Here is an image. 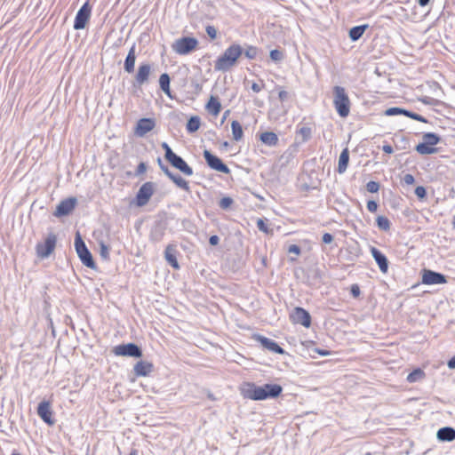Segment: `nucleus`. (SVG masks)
Masks as SVG:
<instances>
[{"instance_id": "27", "label": "nucleus", "mask_w": 455, "mask_h": 455, "mask_svg": "<svg viewBox=\"0 0 455 455\" xmlns=\"http://www.w3.org/2000/svg\"><path fill=\"white\" fill-rule=\"evenodd\" d=\"M171 78L167 73H164L159 77V86L161 90L171 99H172L170 90Z\"/></svg>"}, {"instance_id": "54", "label": "nucleus", "mask_w": 455, "mask_h": 455, "mask_svg": "<svg viewBox=\"0 0 455 455\" xmlns=\"http://www.w3.org/2000/svg\"><path fill=\"white\" fill-rule=\"evenodd\" d=\"M300 251H301L300 247L298 246L297 244H291L288 248V252H290V253H294L296 255H299L300 253Z\"/></svg>"}, {"instance_id": "24", "label": "nucleus", "mask_w": 455, "mask_h": 455, "mask_svg": "<svg viewBox=\"0 0 455 455\" xmlns=\"http://www.w3.org/2000/svg\"><path fill=\"white\" fill-rule=\"evenodd\" d=\"M205 108L210 114L218 116L221 109V104L217 97L211 96Z\"/></svg>"}, {"instance_id": "58", "label": "nucleus", "mask_w": 455, "mask_h": 455, "mask_svg": "<svg viewBox=\"0 0 455 455\" xmlns=\"http://www.w3.org/2000/svg\"><path fill=\"white\" fill-rule=\"evenodd\" d=\"M382 150L387 154H392L394 152L393 147L388 144L384 145Z\"/></svg>"}, {"instance_id": "40", "label": "nucleus", "mask_w": 455, "mask_h": 455, "mask_svg": "<svg viewBox=\"0 0 455 455\" xmlns=\"http://www.w3.org/2000/svg\"><path fill=\"white\" fill-rule=\"evenodd\" d=\"M269 56H270V59L275 62L281 61L284 58L283 52L277 49H274V50L270 51Z\"/></svg>"}, {"instance_id": "1", "label": "nucleus", "mask_w": 455, "mask_h": 455, "mask_svg": "<svg viewBox=\"0 0 455 455\" xmlns=\"http://www.w3.org/2000/svg\"><path fill=\"white\" fill-rule=\"evenodd\" d=\"M283 387L278 384H265L257 386L255 383H246L242 388V395L244 398L260 401L269 398H276L281 395Z\"/></svg>"}, {"instance_id": "20", "label": "nucleus", "mask_w": 455, "mask_h": 455, "mask_svg": "<svg viewBox=\"0 0 455 455\" xmlns=\"http://www.w3.org/2000/svg\"><path fill=\"white\" fill-rule=\"evenodd\" d=\"M177 248L174 244H168L164 250V259L174 269L180 268V264L177 260Z\"/></svg>"}, {"instance_id": "12", "label": "nucleus", "mask_w": 455, "mask_h": 455, "mask_svg": "<svg viewBox=\"0 0 455 455\" xmlns=\"http://www.w3.org/2000/svg\"><path fill=\"white\" fill-rule=\"evenodd\" d=\"M168 156H170L167 161L172 164V167L178 169L180 172H181L183 174L187 176L193 175V169L187 164V162L177 154L171 155L168 153Z\"/></svg>"}, {"instance_id": "31", "label": "nucleus", "mask_w": 455, "mask_h": 455, "mask_svg": "<svg viewBox=\"0 0 455 455\" xmlns=\"http://www.w3.org/2000/svg\"><path fill=\"white\" fill-rule=\"evenodd\" d=\"M201 119L197 116H191L187 123V131L189 133L196 132L200 128Z\"/></svg>"}, {"instance_id": "36", "label": "nucleus", "mask_w": 455, "mask_h": 455, "mask_svg": "<svg viewBox=\"0 0 455 455\" xmlns=\"http://www.w3.org/2000/svg\"><path fill=\"white\" fill-rule=\"evenodd\" d=\"M164 235V228L157 227L151 231L150 239L154 242H159L162 240Z\"/></svg>"}, {"instance_id": "33", "label": "nucleus", "mask_w": 455, "mask_h": 455, "mask_svg": "<svg viewBox=\"0 0 455 455\" xmlns=\"http://www.w3.org/2000/svg\"><path fill=\"white\" fill-rule=\"evenodd\" d=\"M424 377L425 372L421 369L418 368L413 370L411 373H409L406 379L410 383H414L419 380H421L422 379H424Z\"/></svg>"}, {"instance_id": "6", "label": "nucleus", "mask_w": 455, "mask_h": 455, "mask_svg": "<svg viewBox=\"0 0 455 455\" xmlns=\"http://www.w3.org/2000/svg\"><path fill=\"white\" fill-rule=\"evenodd\" d=\"M57 242V236L53 233H50L44 243H39L36 246V254L41 259L48 258L54 251Z\"/></svg>"}, {"instance_id": "5", "label": "nucleus", "mask_w": 455, "mask_h": 455, "mask_svg": "<svg viewBox=\"0 0 455 455\" xmlns=\"http://www.w3.org/2000/svg\"><path fill=\"white\" fill-rule=\"evenodd\" d=\"M198 40L195 37L183 36L172 44V50L180 55H187L196 49Z\"/></svg>"}, {"instance_id": "57", "label": "nucleus", "mask_w": 455, "mask_h": 455, "mask_svg": "<svg viewBox=\"0 0 455 455\" xmlns=\"http://www.w3.org/2000/svg\"><path fill=\"white\" fill-rule=\"evenodd\" d=\"M264 87V84H259L257 83H253L251 84V90L254 92H259Z\"/></svg>"}, {"instance_id": "51", "label": "nucleus", "mask_w": 455, "mask_h": 455, "mask_svg": "<svg viewBox=\"0 0 455 455\" xmlns=\"http://www.w3.org/2000/svg\"><path fill=\"white\" fill-rule=\"evenodd\" d=\"M350 291H351V294H352V296L354 298H357L360 295V293H361L359 285L358 284H353L351 286Z\"/></svg>"}, {"instance_id": "4", "label": "nucleus", "mask_w": 455, "mask_h": 455, "mask_svg": "<svg viewBox=\"0 0 455 455\" xmlns=\"http://www.w3.org/2000/svg\"><path fill=\"white\" fill-rule=\"evenodd\" d=\"M75 248L82 263L87 267L95 269L96 264L93 260L92 255L78 232L75 237Z\"/></svg>"}, {"instance_id": "23", "label": "nucleus", "mask_w": 455, "mask_h": 455, "mask_svg": "<svg viewBox=\"0 0 455 455\" xmlns=\"http://www.w3.org/2000/svg\"><path fill=\"white\" fill-rule=\"evenodd\" d=\"M136 61L135 45H132L128 52L125 58L124 69L125 72L131 74L134 71V66Z\"/></svg>"}, {"instance_id": "30", "label": "nucleus", "mask_w": 455, "mask_h": 455, "mask_svg": "<svg viewBox=\"0 0 455 455\" xmlns=\"http://www.w3.org/2000/svg\"><path fill=\"white\" fill-rule=\"evenodd\" d=\"M231 130H232V135L233 140L235 141H239L242 140L243 132L241 124L236 121L233 120L231 123Z\"/></svg>"}, {"instance_id": "10", "label": "nucleus", "mask_w": 455, "mask_h": 455, "mask_svg": "<svg viewBox=\"0 0 455 455\" xmlns=\"http://www.w3.org/2000/svg\"><path fill=\"white\" fill-rule=\"evenodd\" d=\"M92 7L88 2L83 4V6L78 10L75 21H74V28L76 30L84 29L89 21L91 17Z\"/></svg>"}, {"instance_id": "17", "label": "nucleus", "mask_w": 455, "mask_h": 455, "mask_svg": "<svg viewBox=\"0 0 455 455\" xmlns=\"http://www.w3.org/2000/svg\"><path fill=\"white\" fill-rule=\"evenodd\" d=\"M37 414L49 426H52L55 423V420L52 419V411L49 401L44 400L38 404Z\"/></svg>"}, {"instance_id": "11", "label": "nucleus", "mask_w": 455, "mask_h": 455, "mask_svg": "<svg viewBox=\"0 0 455 455\" xmlns=\"http://www.w3.org/2000/svg\"><path fill=\"white\" fill-rule=\"evenodd\" d=\"M290 318L293 323H299L308 328L311 324V315L304 308L297 307L290 315Z\"/></svg>"}, {"instance_id": "39", "label": "nucleus", "mask_w": 455, "mask_h": 455, "mask_svg": "<svg viewBox=\"0 0 455 455\" xmlns=\"http://www.w3.org/2000/svg\"><path fill=\"white\" fill-rule=\"evenodd\" d=\"M298 133L301 135L302 141L306 142L311 138L312 131L311 128L303 126L299 130Z\"/></svg>"}, {"instance_id": "55", "label": "nucleus", "mask_w": 455, "mask_h": 455, "mask_svg": "<svg viewBox=\"0 0 455 455\" xmlns=\"http://www.w3.org/2000/svg\"><path fill=\"white\" fill-rule=\"evenodd\" d=\"M322 240L324 243H331L333 241V235L330 233H324Z\"/></svg>"}, {"instance_id": "47", "label": "nucleus", "mask_w": 455, "mask_h": 455, "mask_svg": "<svg viewBox=\"0 0 455 455\" xmlns=\"http://www.w3.org/2000/svg\"><path fill=\"white\" fill-rule=\"evenodd\" d=\"M257 228H259V230L266 233V234H268L269 233V229L267 228V225L265 223V221L262 220V219H259L257 220Z\"/></svg>"}, {"instance_id": "19", "label": "nucleus", "mask_w": 455, "mask_h": 455, "mask_svg": "<svg viewBox=\"0 0 455 455\" xmlns=\"http://www.w3.org/2000/svg\"><path fill=\"white\" fill-rule=\"evenodd\" d=\"M153 363L147 361H139L133 367V371L138 377H147L153 371Z\"/></svg>"}, {"instance_id": "15", "label": "nucleus", "mask_w": 455, "mask_h": 455, "mask_svg": "<svg viewBox=\"0 0 455 455\" xmlns=\"http://www.w3.org/2000/svg\"><path fill=\"white\" fill-rule=\"evenodd\" d=\"M151 65L148 63H143L139 66L137 74L134 77V81L132 83L133 87H140L144 84L148 83L150 73H151Z\"/></svg>"}, {"instance_id": "60", "label": "nucleus", "mask_w": 455, "mask_h": 455, "mask_svg": "<svg viewBox=\"0 0 455 455\" xmlns=\"http://www.w3.org/2000/svg\"><path fill=\"white\" fill-rule=\"evenodd\" d=\"M447 365L450 369H455V355L448 361Z\"/></svg>"}, {"instance_id": "8", "label": "nucleus", "mask_w": 455, "mask_h": 455, "mask_svg": "<svg viewBox=\"0 0 455 455\" xmlns=\"http://www.w3.org/2000/svg\"><path fill=\"white\" fill-rule=\"evenodd\" d=\"M113 353L119 356L140 358L142 356L141 348L135 343L121 344L114 347Z\"/></svg>"}, {"instance_id": "13", "label": "nucleus", "mask_w": 455, "mask_h": 455, "mask_svg": "<svg viewBox=\"0 0 455 455\" xmlns=\"http://www.w3.org/2000/svg\"><path fill=\"white\" fill-rule=\"evenodd\" d=\"M77 200L76 197H68L62 200L56 207L53 213L55 217H63L70 214L76 205Z\"/></svg>"}, {"instance_id": "2", "label": "nucleus", "mask_w": 455, "mask_h": 455, "mask_svg": "<svg viewBox=\"0 0 455 455\" xmlns=\"http://www.w3.org/2000/svg\"><path fill=\"white\" fill-rule=\"evenodd\" d=\"M243 52V47L238 44H232L214 61L216 71L227 72L236 65L238 59Z\"/></svg>"}, {"instance_id": "41", "label": "nucleus", "mask_w": 455, "mask_h": 455, "mask_svg": "<svg viewBox=\"0 0 455 455\" xmlns=\"http://www.w3.org/2000/svg\"><path fill=\"white\" fill-rule=\"evenodd\" d=\"M100 255L105 260L109 259V247L103 243H100Z\"/></svg>"}, {"instance_id": "22", "label": "nucleus", "mask_w": 455, "mask_h": 455, "mask_svg": "<svg viewBox=\"0 0 455 455\" xmlns=\"http://www.w3.org/2000/svg\"><path fill=\"white\" fill-rule=\"evenodd\" d=\"M436 436L441 442H451L455 440V429L451 427H443L437 431Z\"/></svg>"}, {"instance_id": "42", "label": "nucleus", "mask_w": 455, "mask_h": 455, "mask_svg": "<svg viewBox=\"0 0 455 455\" xmlns=\"http://www.w3.org/2000/svg\"><path fill=\"white\" fill-rule=\"evenodd\" d=\"M405 116H408V117H410L413 120L419 121V122L427 123V120L424 116H422L417 113L409 111V110L406 111Z\"/></svg>"}, {"instance_id": "9", "label": "nucleus", "mask_w": 455, "mask_h": 455, "mask_svg": "<svg viewBox=\"0 0 455 455\" xmlns=\"http://www.w3.org/2000/svg\"><path fill=\"white\" fill-rule=\"evenodd\" d=\"M204 157L205 159L207 165L211 169L225 174H228L230 172V170L228 167V165L225 164L220 157L214 156L209 150L204 151Z\"/></svg>"}, {"instance_id": "3", "label": "nucleus", "mask_w": 455, "mask_h": 455, "mask_svg": "<svg viewBox=\"0 0 455 455\" xmlns=\"http://www.w3.org/2000/svg\"><path fill=\"white\" fill-rule=\"evenodd\" d=\"M333 105L340 117H347L350 112V100L345 88L336 85L333 87Z\"/></svg>"}, {"instance_id": "61", "label": "nucleus", "mask_w": 455, "mask_h": 455, "mask_svg": "<svg viewBox=\"0 0 455 455\" xmlns=\"http://www.w3.org/2000/svg\"><path fill=\"white\" fill-rule=\"evenodd\" d=\"M430 0H418V3L420 6H426L429 4Z\"/></svg>"}, {"instance_id": "38", "label": "nucleus", "mask_w": 455, "mask_h": 455, "mask_svg": "<svg viewBox=\"0 0 455 455\" xmlns=\"http://www.w3.org/2000/svg\"><path fill=\"white\" fill-rule=\"evenodd\" d=\"M245 57L249 60H254L258 53V49L255 46L249 45L246 47V49L243 51Z\"/></svg>"}, {"instance_id": "63", "label": "nucleus", "mask_w": 455, "mask_h": 455, "mask_svg": "<svg viewBox=\"0 0 455 455\" xmlns=\"http://www.w3.org/2000/svg\"><path fill=\"white\" fill-rule=\"evenodd\" d=\"M318 353L322 355H329V351H326V350H318Z\"/></svg>"}, {"instance_id": "49", "label": "nucleus", "mask_w": 455, "mask_h": 455, "mask_svg": "<svg viewBox=\"0 0 455 455\" xmlns=\"http://www.w3.org/2000/svg\"><path fill=\"white\" fill-rule=\"evenodd\" d=\"M367 209L371 212H375L378 209V204L377 202L373 200H370L367 202Z\"/></svg>"}, {"instance_id": "16", "label": "nucleus", "mask_w": 455, "mask_h": 455, "mask_svg": "<svg viewBox=\"0 0 455 455\" xmlns=\"http://www.w3.org/2000/svg\"><path fill=\"white\" fill-rule=\"evenodd\" d=\"M156 127V120L154 118H140L135 126L134 133L138 137H144L148 132Z\"/></svg>"}, {"instance_id": "26", "label": "nucleus", "mask_w": 455, "mask_h": 455, "mask_svg": "<svg viewBox=\"0 0 455 455\" xmlns=\"http://www.w3.org/2000/svg\"><path fill=\"white\" fill-rule=\"evenodd\" d=\"M260 140L267 146L274 147L278 143V137L273 132H265L260 134Z\"/></svg>"}, {"instance_id": "48", "label": "nucleus", "mask_w": 455, "mask_h": 455, "mask_svg": "<svg viewBox=\"0 0 455 455\" xmlns=\"http://www.w3.org/2000/svg\"><path fill=\"white\" fill-rule=\"evenodd\" d=\"M415 195L419 198V199H424L427 196V191H426V188L422 186H419L415 188Z\"/></svg>"}, {"instance_id": "37", "label": "nucleus", "mask_w": 455, "mask_h": 455, "mask_svg": "<svg viewBox=\"0 0 455 455\" xmlns=\"http://www.w3.org/2000/svg\"><path fill=\"white\" fill-rule=\"evenodd\" d=\"M406 111H407V109L397 108V107H393V108H387L385 111V115L386 116H396V115H403V116H405L406 115Z\"/></svg>"}, {"instance_id": "35", "label": "nucleus", "mask_w": 455, "mask_h": 455, "mask_svg": "<svg viewBox=\"0 0 455 455\" xmlns=\"http://www.w3.org/2000/svg\"><path fill=\"white\" fill-rule=\"evenodd\" d=\"M440 137L434 132H427L423 135V141L427 144L433 146H435L440 141Z\"/></svg>"}, {"instance_id": "14", "label": "nucleus", "mask_w": 455, "mask_h": 455, "mask_svg": "<svg viewBox=\"0 0 455 455\" xmlns=\"http://www.w3.org/2000/svg\"><path fill=\"white\" fill-rule=\"evenodd\" d=\"M446 282V276L441 273L430 269H424L422 271V283L424 284H442L445 283Z\"/></svg>"}, {"instance_id": "56", "label": "nucleus", "mask_w": 455, "mask_h": 455, "mask_svg": "<svg viewBox=\"0 0 455 455\" xmlns=\"http://www.w3.org/2000/svg\"><path fill=\"white\" fill-rule=\"evenodd\" d=\"M219 242H220V238L216 235H213L210 236V238H209V243L211 245L215 246L219 243Z\"/></svg>"}, {"instance_id": "32", "label": "nucleus", "mask_w": 455, "mask_h": 455, "mask_svg": "<svg viewBox=\"0 0 455 455\" xmlns=\"http://www.w3.org/2000/svg\"><path fill=\"white\" fill-rule=\"evenodd\" d=\"M416 151L420 155H432L437 152V148L423 141L416 146Z\"/></svg>"}, {"instance_id": "44", "label": "nucleus", "mask_w": 455, "mask_h": 455, "mask_svg": "<svg viewBox=\"0 0 455 455\" xmlns=\"http://www.w3.org/2000/svg\"><path fill=\"white\" fill-rule=\"evenodd\" d=\"M232 204L233 199L231 197L227 196L220 199L219 205L221 209H228V207H230Z\"/></svg>"}, {"instance_id": "21", "label": "nucleus", "mask_w": 455, "mask_h": 455, "mask_svg": "<svg viewBox=\"0 0 455 455\" xmlns=\"http://www.w3.org/2000/svg\"><path fill=\"white\" fill-rule=\"evenodd\" d=\"M371 253L382 273H387L388 269V260L387 257L377 248L371 247Z\"/></svg>"}, {"instance_id": "46", "label": "nucleus", "mask_w": 455, "mask_h": 455, "mask_svg": "<svg viewBox=\"0 0 455 455\" xmlns=\"http://www.w3.org/2000/svg\"><path fill=\"white\" fill-rule=\"evenodd\" d=\"M207 35L211 39H215L217 37V29L215 27L212 25H208L205 28Z\"/></svg>"}, {"instance_id": "52", "label": "nucleus", "mask_w": 455, "mask_h": 455, "mask_svg": "<svg viewBox=\"0 0 455 455\" xmlns=\"http://www.w3.org/2000/svg\"><path fill=\"white\" fill-rule=\"evenodd\" d=\"M147 171V165L145 163L141 162L139 164V165L137 166V170H136V175L139 176V175H141L143 174L145 172Z\"/></svg>"}, {"instance_id": "50", "label": "nucleus", "mask_w": 455, "mask_h": 455, "mask_svg": "<svg viewBox=\"0 0 455 455\" xmlns=\"http://www.w3.org/2000/svg\"><path fill=\"white\" fill-rule=\"evenodd\" d=\"M162 148L164 149V157L166 160L170 157L168 156V153H170L171 155L174 154L172 149L169 147V145L166 142L162 143Z\"/></svg>"}, {"instance_id": "59", "label": "nucleus", "mask_w": 455, "mask_h": 455, "mask_svg": "<svg viewBox=\"0 0 455 455\" xmlns=\"http://www.w3.org/2000/svg\"><path fill=\"white\" fill-rule=\"evenodd\" d=\"M280 100L283 101L288 98V92L286 91H280L278 93Z\"/></svg>"}, {"instance_id": "45", "label": "nucleus", "mask_w": 455, "mask_h": 455, "mask_svg": "<svg viewBox=\"0 0 455 455\" xmlns=\"http://www.w3.org/2000/svg\"><path fill=\"white\" fill-rule=\"evenodd\" d=\"M157 164H158V165H159V167H160L161 171H162V172H164V173L168 178H169V177H171V175H172L173 172H172L170 171V169L168 168V166H167V165H165V164L162 162V160H161V158H160V157L157 159Z\"/></svg>"}, {"instance_id": "7", "label": "nucleus", "mask_w": 455, "mask_h": 455, "mask_svg": "<svg viewBox=\"0 0 455 455\" xmlns=\"http://www.w3.org/2000/svg\"><path fill=\"white\" fill-rule=\"evenodd\" d=\"M156 184L152 181L145 182L139 189L136 197L135 204L139 207L145 206L150 200L154 194Z\"/></svg>"}, {"instance_id": "18", "label": "nucleus", "mask_w": 455, "mask_h": 455, "mask_svg": "<svg viewBox=\"0 0 455 455\" xmlns=\"http://www.w3.org/2000/svg\"><path fill=\"white\" fill-rule=\"evenodd\" d=\"M257 340L262 345V347L275 354L283 355L285 351L282 348L275 340L267 337L258 335Z\"/></svg>"}, {"instance_id": "53", "label": "nucleus", "mask_w": 455, "mask_h": 455, "mask_svg": "<svg viewBox=\"0 0 455 455\" xmlns=\"http://www.w3.org/2000/svg\"><path fill=\"white\" fill-rule=\"evenodd\" d=\"M403 180L407 185H411L415 182V179L413 175L407 173L403 176Z\"/></svg>"}, {"instance_id": "64", "label": "nucleus", "mask_w": 455, "mask_h": 455, "mask_svg": "<svg viewBox=\"0 0 455 455\" xmlns=\"http://www.w3.org/2000/svg\"><path fill=\"white\" fill-rule=\"evenodd\" d=\"M129 455H138L137 450H132Z\"/></svg>"}, {"instance_id": "43", "label": "nucleus", "mask_w": 455, "mask_h": 455, "mask_svg": "<svg viewBox=\"0 0 455 455\" xmlns=\"http://www.w3.org/2000/svg\"><path fill=\"white\" fill-rule=\"evenodd\" d=\"M366 189L370 193H377L379 189V184L376 181L371 180L366 184Z\"/></svg>"}, {"instance_id": "28", "label": "nucleus", "mask_w": 455, "mask_h": 455, "mask_svg": "<svg viewBox=\"0 0 455 455\" xmlns=\"http://www.w3.org/2000/svg\"><path fill=\"white\" fill-rule=\"evenodd\" d=\"M368 25H360L353 27L349 30V37L352 41H357L359 40L362 36L363 35L364 31L367 29Z\"/></svg>"}, {"instance_id": "29", "label": "nucleus", "mask_w": 455, "mask_h": 455, "mask_svg": "<svg viewBox=\"0 0 455 455\" xmlns=\"http://www.w3.org/2000/svg\"><path fill=\"white\" fill-rule=\"evenodd\" d=\"M169 179L180 188L185 190L186 192L190 191V188L188 186V182L185 180L181 176L178 174L172 173Z\"/></svg>"}, {"instance_id": "34", "label": "nucleus", "mask_w": 455, "mask_h": 455, "mask_svg": "<svg viewBox=\"0 0 455 455\" xmlns=\"http://www.w3.org/2000/svg\"><path fill=\"white\" fill-rule=\"evenodd\" d=\"M377 227L382 231H389L391 228L390 220L385 216H378L376 219Z\"/></svg>"}, {"instance_id": "62", "label": "nucleus", "mask_w": 455, "mask_h": 455, "mask_svg": "<svg viewBox=\"0 0 455 455\" xmlns=\"http://www.w3.org/2000/svg\"><path fill=\"white\" fill-rule=\"evenodd\" d=\"M229 110H227L224 115H223V117H222V120H221V123H224V121L226 120L227 116L229 115Z\"/></svg>"}, {"instance_id": "25", "label": "nucleus", "mask_w": 455, "mask_h": 455, "mask_svg": "<svg viewBox=\"0 0 455 455\" xmlns=\"http://www.w3.org/2000/svg\"><path fill=\"white\" fill-rule=\"evenodd\" d=\"M349 162V151L347 148H344L339 155L338 164V172L343 173L346 172Z\"/></svg>"}]
</instances>
